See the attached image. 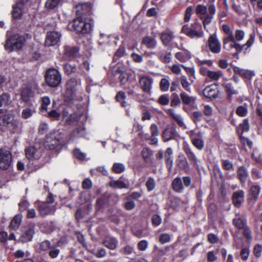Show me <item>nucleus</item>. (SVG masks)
<instances>
[{
	"mask_svg": "<svg viewBox=\"0 0 262 262\" xmlns=\"http://www.w3.org/2000/svg\"><path fill=\"white\" fill-rule=\"evenodd\" d=\"M38 210L40 216L45 217L47 215L53 214L55 209L46 203L42 202L38 205Z\"/></svg>",
	"mask_w": 262,
	"mask_h": 262,
	"instance_id": "cd10ccee",
	"label": "nucleus"
},
{
	"mask_svg": "<svg viewBox=\"0 0 262 262\" xmlns=\"http://www.w3.org/2000/svg\"><path fill=\"white\" fill-rule=\"evenodd\" d=\"M44 77L47 85L51 88H57L61 82V75L60 72L54 68L47 69Z\"/></svg>",
	"mask_w": 262,
	"mask_h": 262,
	"instance_id": "20e7f679",
	"label": "nucleus"
},
{
	"mask_svg": "<svg viewBox=\"0 0 262 262\" xmlns=\"http://www.w3.org/2000/svg\"><path fill=\"white\" fill-rule=\"evenodd\" d=\"M180 97L181 102L184 104L182 107L183 110L187 114H190L192 109L196 108L197 105L195 97L189 96L184 91H182L180 93Z\"/></svg>",
	"mask_w": 262,
	"mask_h": 262,
	"instance_id": "423d86ee",
	"label": "nucleus"
},
{
	"mask_svg": "<svg viewBox=\"0 0 262 262\" xmlns=\"http://www.w3.org/2000/svg\"><path fill=\"white\" fill-rule=\"evenodd\" d=\"M21 221L20 215H16L11 220L9 227L13 230H16L19 227Z\"/></svg>",
	"mask_w": 262,
	"mask_h": 262,
	"instance_id": "09e8293b",
	"label": "nucleus"
},
{
	"mask_svg": "<svg viewBox=\"0 0 262 262\" xmlns=\"http://www.w3.org/2000/svg\"><path fill=\"white\" fill-rule=\"evenodd\" d=\"M77 84V81L75 78H71L69 79L66 85V94L70 97H73Z\"/></svg>",
	"mask_w": 262,
	"mask_h": 262,
	"instance_id": "c9c22d12",
	"label": "nucleus"
},
{
	"mask_svg": "<svg viewBox=\"0 0 262 262\" xmlns=\"http://www.w3.org/2000/svg\"><path fill=\"white\" fill-rule=\"evenodd\" d=\"M217 84H211L206 86L203 91V95L211 100L215 99L219 95Z\"/></svg>",
	"mask_w": 262,
	"mask_h": 262,
	"instance_id": "412c9836",
	"label": "nucleus"
},
{
	"mask_svg": "<svg viewBox=\"0 0 262 262\" xmlns=\"http://www.w3.org/2000/svg\"><path fill=\"white\" fill-rule=\"evenodd\" d=\"M233 71L235 74L239 75L245 80H251L252 77L255 75L253 71L249 70L241 69L238 67H234Z\"/></svg>",
	"mask_w": 262,
	"mask_h": 262,
	"instance_id": "393cba45",
	"label": "nucleus"
},
{
	"mask_svg": "<svg viewBox=\"0 0 262 262\" xmlns=\"http://www.w3.org/2000/svg\"><path fill=\"white\" fill-rule=\"evenodd\" d=\"M102 244L110 250H115L118 244L117 239L113 236H106L102 242Z\"/></svg>",
	"mask_w": 262,
	"mask_h": 262,
	"instance_id": "473e14b6",
	"label": "nucleus"
},
{
	"mask_svg": "<svg viewBox=\"0 0 262 262\" xmlns=\"http://www.w3.org/2000/svg\"><path fill=\"white\" fill-rule=\"evenodd\" d=\"M41 105L39 107V110L41 112H47L48 110V106L51 103V100L48 96H43L41 98L40 100Z\"/></svg>",
	"mask_w": 262,
	"mask_h": 262,
	"instance_id": "49530a36",
	"label": "nucleus"
},
{
	"mask_svg": "<svg viewBox=\"0 0 262 262\" xmlns=\"http://www.w3.org/2000/svg\"><path fill=\"white\" fill-rule=\"evenodd\" d=\"M255 38V33L254 32H253L250 34L249 38L246 43L241 45L239 43L236 42V44H234V49L237 52H241L242 51H244V53H246L248 49L253 44Z\"/></svg>",
	"mask_w": 262,
	"mask_h": 262,
	"instance_id": "aec40b11",
	"label": "nucleus"
},
{
	"mask_svg": "<svg viewBox=\"0 0 262 262\" xmlns=\"http://www.w3.org/2000/svg\"><path fill=\"white\" fill-rule=\"evenodd\" d=\"M12 162V154L8 150L0 149V169L7 170L9 168Z\"/></svg>",
	"mask_w": 262,
	"mask_h": 262,
	"instance_id": "6e6552de",
	"label": "nucleus"
},
{
	"mask_svg": "<svg viewBox=\"0 0 262 262\" xmlns=\"http://www.w3.org/2000/svg\"><path fill=\"white\" fill-rule=\"evenodd\" d=\"M170 83L166 78H162L160 82V88L162 92H166L169 90Z\"/></svg>",
	"mask_w": 262,
	"mask_h": 262,
	"instance_id": "0e129e2a",
	"label": "nucleus"
},
{
	"mask_svg": "<svg viewBox=\"0 0 262 262\" xmlns=\"http://www.w3.org/2000/svg\"><path fill=\"white\" fill-rule=\"evenodd\" d=\"M61 0H47L45 7L48 10H53L60 4Z\"/></svg>",
	"mask_w": 262,
	"mask_h": 262,
	"instance_id": "864d4df0",
	"label": "nucleus"
},
{
	"mask_svg": "<svg viewBox=\"0 0 262 262\" xmlns=\"http://www.w3.org/2000/svg\"><path fill=\"white\" fill-rule=\"evenodd\" d=\"M61 34L55 31L48 32L45 42L46 47H51L56 45L60 40Z\"/></svg>",
	"mask_w": 262,
	"mask_h": 262,
	"instance_id": "ddd939ff",
	"label": "nucleus"
},
{
	"mask_svg": "<svg viewBox=\"0 0 262 262\" xmlns=\"http://www.w3.org/2000/svg\"><path fill=\"white\" fill-rule=\"evenodd\" d=\"M45 146L50 149L56 148L59 144V140L56 137L55 133H50L46 136Z\"/></svg>",
	"mask_w": 262,
	"mask_h": 262,
	"instance_id": "4be33fe9",
	"label": "nucleus"
},
{
	"mask_svg": "<svg viewBox=\"0 0 262 262\" xmlns=\"http://www.w3.org/2000/svg\"><path fill=\"white\" fill-rule=\"evenodd\" d=\"M52 246V245L49 241L45 240L39 244V249L41 251L46 252L49 251Z\"/></svg>",
	"mask_w": 262,
	"mask_h": 262,
	"instance_id": "13d9d810",
	"label": "nucleus"
},
{
	"mask_svg": "<svg viewBox=\"0 0 262 262\" xmlns=\"http://www.w3.org/2000/svg\"><path fill=\"white\" fill-rule=\"evenodd\" d=\"M222 166L224 170L231 171L234 170V166L232 162L227 159L221 160Z\"/></svg>",
	"mask_w": 262,
	"mask_h": 262,
	"instance_id": "6e6d98bb",
	"label": "nucleus"
},
{
	"mask_svg": "<svg viewBox=\"0 0 262 262\" xmlns=\"http://www.w3.org/2000/svg\"><path fill=\"white\" fill-rule=\"evenodd\" d=\"M177 165L180 169L187 172L190 170L189 163L185 157L177 160Z\"/></svg>",
	"mask_w": 262,
	"mask_h": 262,
	"instance_id": "37998d69",
	"label": "nucleus"
},
{
	"mask_svg": "<svg viewBox=\"0 0 262 262\" xmlns=\"http://www.w3.org/2000/svg\"><path fill=\"white\" fill-rule=\"evenodd\" d=\"M151 222L154 227L160 226L162 223V218L160 215L154 214L151 217Z\"/></svg>",
	"mask_w": 262,
	"mask_h": 262,
	"instance_id": "680f3d73",
	"label": "nucleus"
},
{
	"mask_svg": "<svg viewBox=\"0 0 262 262\" xmlns=\"http://www.w3.org/2000/svg\"><path fill=\"white\" fill-rule=\"evenodd\" d=\"M180 97L176 93H173L171 94V99L170 101V106L171 107H177L181 103Z\"/></svg>",
	"mask_w": 262,
	"mask_h": 262,
	"instance_id": "5fc2aeb1",
	"label": "nucleus"
},
{
	"mask_svg": "<svg viewBox=\"0 0 262 262\" xmlns=\"http://www.w3.org/2000/svg\"><path fill=\"white\" fill-rule=\"evenodd\" d=\"M113 172L115 173H121L125 170V166L120 163H115L112 168Z\"/></svg>",
	"mask_w": 262,
	"mask_h": 262,
	"instance_id": "4d7b16f0",
	"label": "nucleus"
},
{
	"mask_svg": "<svg viewBox=\"0 0 262 262\" xmlns=\"http://www.w3.org/2000/svg\"><path fill=\"white\" fill-rule=\"evenodd\" d=\"M35 225L33 223L29 224L26 227L25 232L20 237V241L22 243H27L32 241L35 233Z\"/></svg>",
	"mask_w": 262,
	"mask_h": 262,
	"instance_id": "a211bd4d",
	"label": "nucleus"
},
{
	"mask_svg": "<svg viewBox=\"0 0 262 262\" xmlns=\"http://www.w3.org/2000/svg\"><path fill=\"white\" fill-rule=\"evenodd\" d=\"M158 103L162 105H166L169 103L170 99L168 94H163L161 95L158 99Z\"/></svg>",
	"mask_w": 262,
	"mask_h": 262,
	"instance_id": "e2e57ef3",
	"label": "nucleus"
},
{
	"mask_svg": "<svg viewBox=\"0 0 262 262\" xmlns=\"http://www.w3.org/2000/svg\"><path fill=\"white\" fill-rule=\"evenodd\" d=\"M145 185L148 191L153 190L156 187V182L154 178L149 177L146 181Z\"/></svg>",
	"mask_w": 262,
	"mask_h": 262,
	"instance_id": "774afa93",
	"label": "nucleus"
},
{
	"mask_svg": "<svg viewBox=\"0 0 262 262\" xmlns=\"http://www.w3.org/2000/svg\"><path fill=\"white\" fill-rule=\"evenodd\" d=\"M86 135V129L83 125L77 127L70 134V139L84 137Z\"/></svg>",
	"mask_w": 262,
	"mask_h": 262,
	"instance_id": "4c0bfd02",
	"label": "nucleus"
},
{
	"mask_svg": "<svg viewBox=\"0 0 262 262\" xmlns=\"http://www.w3.org/2000/svg\"><path fill=\"white\" fill-rule=\"evenodd\" d=\"M142 42L147 48L150 49L154 48L157 43L156 41L154 38L148 36L143 38Z\"/></svg>",
	"mask_w": 262,
	"mask_h": 262,
	"instance_id": "c03bdc74",
	"label": "nucleus"
},
{
	"mask_svg": "<svg viewBox=\"0 0 262 262\" xmlns=\"http://www.w3.org/2000/svg\"><path fill=\"white\" fill-rule=\"evenodd\" d=\"M174 37L173 32L170 30H166L161 33L160 38L164 46H168Z\"/></svg>",
	"mask_w": 262,
	"mask_h": 262,
	"instance_id": "7c9ffc66",
	"label": "nucleus"
},
{
	"mask_svg": "<svg viewBox=\"0 0 262 262\" xmlns=\"http://www.w3.org/2000/svg\"><path fill=\"white\" fill-rule=\"evenodd\" d=\"M63 70L66 75H70L76 72L77 67L75 64L66 63L63 65Z\"/></svg>",
	"mask_w": 262,
	"mask_h": 262,
	"instance_id": "a18cd8bd",
	"label": "nucleus"
},
{
	"mask_svg": "<svg viewBox=\"0 0 262 262\" xmlns=\"http://www.w3.org/2000/svg\"><path fill=\"white\" fill-rule=\"evenodd\" d=\"M180 83L182 86L186 91L191 93L190 84L188 81L187 78L185 76H182L180 79Z\"/></svg>",
	"mask_w": 262,
	"mask_h": 262,
	"instance_id": "69168bd1",
	"label": "nucleus"
},
{
	"mask_svg": "<svg viewBox=\"0 0 262 262\" xmlns=\"http://www.w3.org/2000/svg\"><path fill=\"white\" fill-rule=\"evenodd\" d=\"M29 1V0H18L16 4L12 6L11 14L13 19L21 18L24 13V5L27 4Z\"/></svg>",
	"mask_w": 262,
	"mask_h": 262,
	"instance_id": "1a4fd4ad",
	"label": "nucleus"
},
{
	"mask_svg": "<svg viewBox=\"0 0 262 262\" xmlns=\"http://www.w3.org/2000/svg\"><path fill=\"white\" fill-rule=\"evenodd\" d=\"M107 203L106 198L104 196L98 198L96 202V207L98 210L103 209Z\"/></svg>",
	"mask_w": 262,
	"mask_h": 262,
	"instance_id": "bf43d9fd",
	"label": "nucleus"
},
{
	"mask_svg": "<svg viewBox=\"0 0 262 262\" xmlns=\"http://www.w3.org/2000/svg\"><path fill=\"white\" fill-rule=\"evenodd\" d=\"M28 35V34L21 35L15 34L10 36L6 40L5 49L10 52L13 51L14 49L21 50L26 42Z\"/></svg>",
	"mask_w": 262,
	"mask_h": 262,
	"instance_id": "f03ea898",
	"label": "nucleus"
},
{
	"mask_svg": "<svg viewBox=\"0 0 262 262\" xmlns=\"http://www.w3.org/2000/svg\"><path fill=\"white\" fill-rule=\"evenodd\" d=\"M245 192L243 190L234 192L232 196V202L234 206L236 208L241 207L244 201Z\"/></svg>",
	"mask_w": 262,
	"mask_h": 262,
	"instance_id": "b1692460",
	"label": "nucleus"
},
{
	"mask_svg": "<svg viewBox=\"0 0 262 262\" xmlns=\"http://www.w3.org/2000/svg\"><path fill=\"white\" fill-rule=\"evenodd\" d=\"M151 136L148 134L143 135V138L146 141H150L149 144L152 145H157L158 142L157 136L159 134L158 126L155 124H151L150 126Z\"/></svg>",
	"mask_w": 262,
	"mask_h": 262,
	"instance_id": "f8f14e48",
	"label": "nucleus"
},
{
	"mask_svg": "<svg viewBox=\"0 0 262 262\" xmlns=\"http://www.w3.org/2000/svg\"><path fill=\"white\" fill-rule=\"evenodd\" d=\"M188 135L192 145L198 149L200 150H202L204 146V141L202 139L195 137L196 134L193 130L189 131Z\"/></svg>",
	"mask_w": 262,
	"mask_h": 262,
	"instance_id": "bb28decb",
	"label": "nucleus"
},
{
	"mask_svg": "<svg viewBox=\"0 0 262 262\" xmlns=\"http://www.w3.org/2000/svg\"><path fill=\"white\" fill-rule=\"evenodd\" d=\"M43 165V160L41 158V156H37V157L30 160L28 164V167L31 171H36L41 168Z\"/></svg>",
	"mask_w": 262,
	"mask_h": 262,
	"instance_id": "a878e982",
	"label": "nucleus"
},
{
	"mask_svg": "<svg viewBox=\"0 0 262 262\" xmlns=\"http://www.w3.org/2000/svg\"><path fill=\"white\" fill-rule=\"evenodd\" d=\"M92 5L90 3L79 4L76 7V16L86 17L91 14Z\"/></svg>",
	"mask_w": 262,
	"mask_h": 262,
	"instance_id": "9b49d317",
	"label": "nucleus"
},
{
	"mask_svg": "<svg viewBox=\"0 0 262 262\" xmlns=\"http://www.w3.org/2000/svg\"><path fill=\"white\" fill-rule=\"evenodd\" d=\"M208 47L210 51L214 54L219 53L221 51V44L215 35L209 36L208 40Z\"/></svg>",
	"mask_w": 262,
	"mask_h": 262,
	"instance_id": "f3484780",
	"label": "nucleus"
},
{
	"mask_svg": "<svg viewBox=\"0 0 262 262\" xmlns=\"http://www.w3.org/2000/svg\"><path fill=\"white\" fill-rule=\"evenodd\" d=\"M33 106L32 103L30 105V107L26 108L22 111L21 117L23 119H27L30 118L34 113H35V110L34 108H32Z\"/></svg>",
	"mask_w": 262,
	"mask_h": 262,
	"instance_id": "de8ad7c7",
	"label": "nucleus"
},
{
	"mask_svg": "<svg viewBox=\"0 0 262 262\" xmlns=\"http://www.w3.org/2000/svg\"><path fill=\"white\" fill-rule=\"evenodd\" d=\"M126 98L125 93L122 91H119L115 96L116 101L119 102L121 106L123 107H126L128 105V103L125 100Z\"/></svg>",
	"mask_w": 262,
	"mask_h": 262,
	"instance_id": "ea45409f",
	"label": "nucleus"
},
{
	"mask_svg": "<svg viewBox=\"0 0 262 262\" xmlns=\"http://www.w3.org/2000/svg\"><path fill=\"white\" fill-rule=\"evenodd\" d=\"M237 177L243 186L245 185L249 173L246 168L244 166H240L237 169Z\"/></svg>",
	"mask_w": 262,
	"mask_h": 262,
	"instance_id": "c85d7f7f",
	"label": "nucleus"
},
{
	"mask_svg": "<svg viewBox=\"0 0 262 262\" xmlns=\"http://www.w3.org/2000/svg\"><path fill=\"white\" fill-rule=\"evenodd\" d=\"M80 48L77 46H65L64 47V57L67 60H71L77 57Z\"/></svg>",
	"mask_w": 262,
	"mask_h": 262,
	"instance_id": "2eb2a0df",
	"label": "nucleus"
},
{
	"mask_svg": "<svg viewBox=\"0 0 262 262\" xmlns=\"http://www.w3.org/2000/svg\"><path fill=\"white\" fill-rule=\"evenodd\" d=\"M260 192V187L259 185H252L249 190V202L254 201L255 202L258 200Z\"/></svg>",
	"mask_w": 262,
	"mask_h": 262,
	"instance_id": "2f4dec72",
	"label": "nucleus"
},
{
	"mask_svg": "<svg viewBox=\"0 0 262 262\" xmlns=\"http://www.w3.org/2000/svg\"><path fill=\"white\" fill-rule=\"evenodd\" d=\"M171 187L175 192L182 193L184 189L182 178L180 177L175 178L172 181Z\"/></svg>",
	"mask_w": 262,
	"mask_h": 262,
	"instance_id": "e433bc0d",
	"label": "nucleus"
},
{
	"mask_svg": "<svg viewBox=\"0 0 262 262\" xmlns=\"http://www.w3.org/2000/svg\"><path fill=\"white\" fill-rule=\"evenodd\" d=\"M20 99L25 103H29L35 96L32 86L29 84L24 85L20 89Z\"/></svg>",
	"mask_w": 262,
	"mask_h": 262,
	"instance_id": "0eeeda50",
	"label": "nucleus"
},
{
	"mask_svg": "<svg viewBox=\"0 0 262 262\" xmlns=\"http://www.w3.org/2000/svg\"><path fill=\"white\" fill-rule=\"evenodd\" d=\"M181 33L191 39L202 38L204 36L202 24L198 20L191 24L190 26L188 24L183 25Z\"/></svg>",
	"mask_w": 262,
	"mask_h": 262,
	"instance_id": "7ed1b4c3",
	"label": "nucleus"
},
{
	"mask_svg": "<svg viewBox=\"0 0 262 262\" xmlns=\"http://www.w3.org/2000/svg\"><path fill=\"white\" fill-rule=\"evenodd\" d=\"M108 185L110 187L114 189H123L128 188V185L125 183L124 181L120 180H111L109 182Z\"/></svg>",
	"mask_w": 262,
	"mask_h": 262,
	"instance_id": "a19ab883",
	"label": "nucleus"
},
{
	"mask_svg": "<svg viewBox=\"0 0 262 262\" xmlns=\"http://www.w3.org/2000/svg\"><path fill=\"white\" fill-rule=\"evenodd\" d=\"M223 76L222 71L220 70L217 71L210 70L207 77L213 81H217Z\"/></svg>",
	"mask_w": 262,
	"mask_h": 262,
	"instance_id": "3c124183",
	"label": "nucleus"
},
{
	"mask_svg": "<svg viewBox=\"0 0 262 262\" xmlns=\"http://www.w3.org/2000/svg\"><path fill=\"white\" fill-rule=\"evenodd\" d=\"M195 13L198 15H205V16L201 19L202 20V23L204 27L206 25L210 24L215 14L216 10L214 4H210L208 7L202 4L198 5L195 9Z\"/></svg>",
	"mask_w": 262,
	"mask_h": 262,
	"instance_id": "f257e3e1",
	"label": "nucleus"
},
{
	"mask_svg": "<svg viewBox=\"0 0 262 262\" xmlns=\"http://www.w3.org/2000/svg\"><path fill=\"white\" fill-rule=\"evenodd\" d=\"M179 134L174 124L170 125L163 131L162 137L164 142H168L171 140H176L179 137Z\"/></svg>",
	"mask_w": 262,
	"mask_h": 262,
	"instance_id": "9d476101",
	"label": "nucleus"
},
{
	"mask_svg": "<svg viewBox=\"0 0 262 262\" xmlns=\"http://www.w3.org/2000/svg\"><path fill=\"white\" fill-rule=\"evenodd\" d=\"M25 154L26 158L29 161L37 157V156H41L40 151L38 150L34 146H32L26 147Z\"/></svg>",
	"mask_w": 262,
	"mask_h": 262,
	"instance_id": "f704fd0d",
	"label": "nucleus"
},
{
	"mask_svg": "<svg viewBox=\"0 0 262 262\" xmlns=\"http://www.w3.org/2000/svg\"><path fill=\"white\" fill-rule=\"evenodd\" d=\"M183 150L191 164L193 165L194 167L196 169L199 170V166L198 163V160L190 145L187 143H184L183 145Z\"/></svg>",
	"mask_w": 262,
	"mask_h": 262,
	"instance_id": "4468645a",
	"label": "nucleus"
},
{
	"mask_svg": "<svg viewBox=\"0 0 262 262\" xmlns=\"http://www.w3.org/2000/svg\"><path fill=\"white\" fill-rule=\"evenodd\" d=\"M125 52V46L123 44L120 45L114 54L113 58V62H116L119 58L122 57L124 55Z\"/></svg>",
	"mask_w": 262,
	"mask_h": 262,
	"instance_id": "8fccbe9b",
	"label": "nucleus"
},
{
	"mask_svg": "<svg viewBox=\"0 0 262 262\" xmlns=\"http://www.w3.org/2000/svg\"><path fill=\"white\" fill-rule=\"evenodd\" d=\"M247 220L241 217H235L232 220V224L238 230H242L247 225Z\"/></svg>",
	"mask_w": 262,
	"mask_h": 262,
	"instance_id": "79ce46f5",
	"label": "nucleus"
},
{
	"mask_svg": "<svg viewBox=\"0 0 262 262\" xmlns=\"http://www.w3.org/2000/svg\"><path fill=\"white\" fill-rule=\"evenodd\" d=\"M193 122L195 124L200 122L203 119V113L201 111H195L188 114Z\"/></svg>",
	"mask_w": 262,
	"mask_h": 262,
	"instance_id": "603ef678",
	"label": "nucleus"
},
{
	"mask_svg": "<svg viewBox=\"0 0 262 262\" xmlns=\"http://www.w3.org/2000/svg\"><path fill=\"white\" fill-rule=\"evenodd\" d=\"M119 74V79L121 85H124L127 82L129 83H136V79L135 76L132 78L133 76L132 74H129L125 71H122L120 68H118L115 72V74Z\"/></svg>",
	"mask_w": 262,
	"mask_h": 262,
	"instance_id": "dca6fc26",
	"label": "nucleus"
},
{
	"mask_svg": "<svg viewBox=\"0 0 262 262\" xmlns=\"http://www.w3.org/2000/svg\"><path fill=\"white\" fill-rule=\"evenodd\" d=\"M167 113L177 123L178 125L180 127H183L185 126V124L181 116L176 114L174 112V110L173 108H170L167 109Z\"/></svg>",
	"mask_w": 262,
	"mask_h": 262,
	"instance_id": "58836bf2",
	"label": "nucleus"
},
{
	"mask_svg": "<svg viewBox=\"0 0 262 262\" xmlns=\"http://www.w3.org/2000/svg\"><path fill=\"white\" fill-rule=\"evenodd\" d=\"M72 27L77 34H86L92 30V25L85 18L76 16L72 22Z\"/></svg>",
	"mask_w": 262,
	"mask_h": 262,
	"instance_id": "39448f33",
	"label": "nucleus"
},
{
	"mask_svg": "<svg viewBox=\"0 0 262 262\" xmlns=\"http://www.w3.org/2000/svg\"><path fill=\"white\" fill-rule=\"evenodd\" d=\"M235 113L237 116L239 117H245L248 114L247 107L244 105L238 106L235 111Z\"/></svg>",
	"mask_w": 262,
	"mask_h": 262,
	"instance_id": "052dcab7",
	"label": "nucleus"
},
{
	"mask_svg": "<svg viewBox=\"0 0 262 262\" xmlns=\"http://www.w3.org/2000/svg\"><path fill=\"white\" fill-rule=\"evenodd\" d=\"M250 127L248 119H244L243 122L236 127V132L238 136H243L244 133L248 132L250 130Z\"/></svg>",
	"mask_w": 262,
	"mask_h": 262,
	"instance_id": "72a5a7b5",
	"label": "nucleus"
},
{
	"mask_svg": "<svg viewBox=\"0 0 262 262\" xmlns=\"http://www.w3.org/2000/svg\"><path fill=\"white\" fill-rule=\"evenodd\" d=\"M238 138L241 143L243 146L247 145L250 148H251L253 145V142L249 138L244 137L243 135L238 136Z\"/></svg>",
	"mask_w": 262,
	"mask_h": 262,
	"instance_id": "338daca9",
	"label": "nucleus"
},
{
	"mask_svg": "<svg viewBox=\"0 0 262 262\" xmlns=\"http://www.w3.org/2000/svg\"><path fill=\"white\" fill-rule=\"evenodd\" d=\"M222 86L226 94L227 100L229 103H232L233 95H237L238 94V91L234 89L233 84L231 83H224Z\"/></svg>",
	"mask_w": 262,
	"mask_h": 262,
	"instance_id": "5701e85b",
	"label": "nucleus"
},
{
	"mask_svg": "<svg viewBox=\"0 0 262 262\" xmlns=\"http://www.w3.org/2000/svg\"><path fill=\"white\" fill-rule=\"evenodd\" d=\"M176 47L179 50H183V52H178L175 54V57L181 62H186L191 59V56L190 52L186 49H183L179 47L177 45Z\"/></svg>",
	"mask_w": 262,
	"mask_h": 262,
	"instance_id": "c756f323",
	"label": "nucleus"
},
{
	"mask_svg": "<svg viewBox=\"0 0 262 262\" xmlns=\"http://www.w3.org/2000/svg\"><path fill=\"white\" fill-rule=\"evenodd\" d=\"M153 79L149 76H143L139 79L141 89L144 93L149 94L151 92Z\"/></svg>",
	"mask_w": 262,
	"mask_h": 262,
	"instance_id": "6ab92c4d",
	"label": "nucleus"
}]
</instances>
